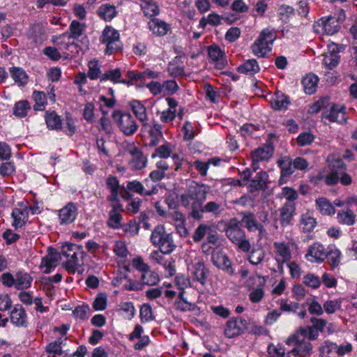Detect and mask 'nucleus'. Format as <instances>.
Segmentation results:
<instances>
[{"label": "nucleus", "mask_w": 357, "mask_h": 357, "mask_svg": "<svg viewBox=\"0 0 357 357\" xmlns=\"http://www.w3.org/2000/svg\"><path fill=\"white\" fill-rule=\"evenodd\" d=\"M209 189L205 185H196L190 187L188 192L181 196L182 204L185 206H190L189 214L192 218L200 220L204 213L218 218L225 211L226 204L219 199L208 201L204 204Z\"/></svg>", "instance_id": "f257e3e1"}, {"label": "nucleus", "mask_w": 357, "mask_h": 357, "mask_svg": "<svg viewBox=\"0 0 357 357\" xmlns=\"http://www.w3.org/2000/svg\"><path fill=\"white\" fill-rule=\"evenodd\" d=\"M241 226V222L236 218H231L226 223L224 231L226 236L239 250L248 252L251 249V243Z\"/></svg>", "instance_id": "f03ea898"}, {"label": "nucleus", "mask_w": 357, "mask_h": 357, "mask_svg": "<svg viewBox=\"0 0 357 357\" xmlns=\"http://www.w3.org/2000/svg\"><path fill=\"white\" fill-rule=\"evenodd\" d=\"M151 242L164 254L170 255L177 248L172 234L167 233L162 225H157L152 231Z\"/></svg>", "instance_id": "7ed1b4c3"}, {"label": "nucleus", "mask_w": 357, "mask_h": 357, "mask_svg": "<svg viewBox=\"0 0 357 357\" xmlns=\"http://www.w3.org/2000/svg\"><path fill=\"white\" fill-rule=\"evenodd\" d=\"M61 254L67 258L63 266L69 273H75L79 266V258L83 257L81 247L73 243H66L62 246Z\"/></svg>", "instance_id": "20e7f679"}, {"label": "nucleus", "mask_w": 357, "mask_h": 357, "mask_svg": "<svg viewBox=\"0 0 357 357\" xmlns=\"http://www.w3.org/2000/svg\"><path fill=\"white\" fill-rule=\"evenodd\" d=\"M275 38L276 35L274 31L264 29L252 45L253 54L259 57L266 56L271 51V45Z\"/></svg>", "instance_id": "39448f33"}, {"label": "nucleus", "mask_w": 357, "mask_h": 357, "mask_svg": "<svg viewBox=\"0 0 357 357\" xmlns=\"http://www.w3.org/2000/svg\"><path fill=\"white\" fill-rule=\"evenodd\" d=\"M345 20V15L342 10L338 17L330 16L326 19L321 18L313 25L315 32L333 35L340 29V24Z\"/></svg>", "instance_id": "423d86ee"}, {"label": "nucleus", "mask_w": 357, "mask_h": 357, "mask_svg": "<svg viewBox=\"0 0 357 357\" xmlns=\"http://www.w3.org/2000/svg\"><path fill=\"white\" fill-rule=\"evenodd\" d=\"M112 116L114 122L125 135H132L137 131L138 126L130 114L114 111Z\"/></svg>", "instance_id": "0eeeda50"}, {"label": "nucleus", "mask_w": 357, "mask_h": 357, "mask_svg": "<svg viewBox=\"0 0 357 357\" xmlns=\"http://www.w3.org/2000/svg\"><path fill=\"white\" fill-rule=\"evenodd\" d=\"M102 43L106 44L105 52L111 54L121 49L119 33L111 26H106L100 38Z\"/></svg>", "instance_id": "6e6552de"}, {"label": "nucleus", "mask_w": 357, "mask_h": 357, "mask_svg": "<svg viewBox=\"0 0 357 357\" xmlns=\"http://www.w3.org/2000/svg\"><path fill=\"white\" fill-rule=\"evenodd\" d=\"M287 345H296V347L290 351L294 356L305 357L310 356L312 350V345L309 341H306L305 338L302 339L299 334L296 333L289 336L287 340Z\"/></svg>", "instance_id": "1a4fd4ad"}, {"label": "nucleus", "mask_w": 357, "mask_h": 357, "mask_svg": "<svg viewBox=\"0 0 357 357\" xmlns=\"http://www.w3.org/2000/svg\"><path fill=\"white\" fill-rule=\"evenodd\" d=\"M264 284V278L259 275L252 276L247 280L246 286L251 290L248 296L252 303H258L263 299Z\"/></svg>", "instance_id": "9d476101"}, {"label": "nucleus", "mask_w": 357, "mask_h": 357, "mask_svg": "<svg viewBox=\"0 0 357 357\" xmlns=\"http://www.w3.org/2000/svg\"><path fill=\"white\" fill-rule=\"evenodd\" d=\"M126 151L130 155L129 165L132 169L140 170L146 166L148 162L147 157L134 144H128Z\"/></svg>", "instance_id": "9b49d317"}, {"label": "nucleus", "mask_w": 357, "mask_h": 357, "mask_svg": "<svg viewBox=\"0 0 357 357\" xmlns=\"http://www.w3.org/2000/svg\"><path fill=\"white\" fill-rule=\"evenodd\" d=\"M322 118L330 122H337L340 124L346 123V107L344 105L330 103L328 109L322 113Z\"/></svg>", "instance_id": "f8f14e48"}, {"label": "nucleus", "mask_w": 357, "mask_h": 357, "mask_svg": "<svg viewBox=\"0 0 357 357\" xmlns=\"http://www.w3.org/2000/svg\"><path fill=\"white\" fill-rule=\"evenodd\" d=\"M61 260L60 253L55 249L50 248L47 255L41 259L40 268L44 273H49L54 268Z\"/></svg>", "instance_id": "ddd939ff"}, {"label": "nucleus", "mask_w": 357, "mask_h": 357, "mask_svg": "<svg viewBox=\"0 0 357 357\" xmlns=\"http://www.w3.org/2000/svg\"><path fill=\"white\" fill-rule=\"evenodd\" d=\"M273 149L270 145L259 147L251 153L252 159V167L255 171L259 168V162L268 160L273 155Z\"/></svg>", "instance_id": "4468645a"}, {"label": "nucleus", "mask_w": 357, "mask_h": 357, "mask_svg": "<svg viewBox=\"0 0 357 357\" xmlns=\"http://www.w3.org/2000/svg\"><path fill=\"white\" fill-rule=\"evenodd\" d=\"M327 257V250L324 246L319 243H314L310 245L305 255L306 259L311 262L323 261Z\"/></svg>", "instance_id": "2eb2a0df"}, {"label": "nucleus", "mask_w": 357, "mask_h": 357, "mask_svg": "<svg viewBox=\"0 0 357 357\" xmlns=\"http://www.w3.org/2000/svg\"><path fill=\"white\" fill-rule=\"evenodd\" d=\"M245 325V320L235 318L229 319L225 328V336L228 338H233L239 335L243 332Z\"/></svg>", "instance_id": "dca6fc26"}, {"label": "nucleus", "mask_w": 357, "mask_h": 357, "mask_svg": "<svg viewBox=\"0 0 357 357\" xmlns=\"http://www.w3.org/2000/svg\"><path fill=\"white\" fill-rule=\"evenodd\" d=\"M295 203L287 202L279 209L280 220L283 227H287L291 224L293 217L295 215Z\"/></svg>", "instance_id": "f3484780"}, {"label": "nucleus", "mask_w": 357, "mask_h": 357, "mask_svg": "<svg viewBox=\"0 0 357 357\" xmlns=\"http://www.w3.org/2000/svg\"><path fill=\"white\" fill-rule=\"evenodd\" d=\"M212 261L215 266L222 269L229 275L235 274L234 268L232 266V262L229 257L222 253H217L212 256Z\"/></svg>", "instance_id": "a211bd4d"}, {"label": "nucleus", "mask_w": 357, "mask_h": 357, "mask_svg": "<svg viewBox=\"0 0 357 357\" xmlns=\"http://www.w3.org/2000/svg\"><path fill=\"white\" fill-rule=\"evenodd\" d=\"M191 273L193 279L199 282L202 285L206 284L209 271L203 261H198L192 264Z\"/></svg>", "instance_id": "6ab92c4d"}, {"label": "nucleus", "mask_w": 357, "mask_h": 357, "mask_svg": "<svg viewBox=\"0 0 357 357\" xmlns=\"http://www.w3.org/2000/svg\"><path fill=\"white\" fill-rule=\"evenodd\" d=\"M126 189L129 191L136 192L141 196H150L158 192L155 185H151V188H145L144 185L138 181H128L126 184Z\"/></svg>", "instance_id": "aec40b11"}, {"label": "nucleus", "mask_w": 357, "mask_h": 357, "mask_svg": "<svg viewBox=\"0 0 357 357\" xmlns=\"http://www.w3.org/2000/svg\"><path fill=\"white\" fill-rule=\"evenodd\" d=\"M268 175L267 172L261 171L258 172L255 177L252 179L249 184L250 192L256 190H264L268 188L269 183Z\"/></svg>", "instance_id": "412c9836"}, {"label": "nucleus", "mask_w": 357, "mask_h": 357, "mask_svg": "<svg viewBox=\"0 0 357 357\" xmlns=\"http://www.w3.org/2000/svg\"><path fill=\"white\" fill-rule=\"evenodd\" d=\"M149 30L157 36H165L171 29L169 24L158 18H152L148 22Z\"/></svg>", "instance_id": "4be33fe9"}, {"label": "nucleus", "mask_w": 357, "mask_h": 357, "mask_svg": "<svg viewBox=\"0 0 357 357\" xmlns=\"http://www.w3.org/2000/svg\"><path fill=\"white\" fill-rule=\"evenodd\" d=\"M11 322L17 327L26 326L27 317L24 308L21 305L15 306L10 312Z\"/></svg>", "instance_id": "5701e85b"}, {"label": "nucleus", "mask_w": 357, "mask_h": 357, "mask_svg": "<svg viewBox=\"0 0 357 357\" xmlns=\"http://www.w3.org/2000/svg\"><path fill=\"white\" fill-rule=\"evenodd\" d=\"M77 215V208L75 206L69 203L62 208L59 213V217L61 224H69L73 222Z\"/></svg>", "instance_id": "b1692460"}, {"label": "nucleus", "mask_w": 357, "mask_h": 357, "mask_svg": "<svg viewBox=\"0 0 357 357\" xmlns=\"http://www.w3.org/2000/svg\"><path fill=\"white\" fill-rule=\"evenodd\" d=\"M54 44L61 50H69L73 52V49H76L77 46L71 38H68V33H64L58 36H54L52 39Z\"/></svg>", "instance_id": "393cba45"}, {"label": "nucleus", "mask_w": 357, "mask_h": 357, "mask_svg": "<svg viewBox=\"0 0 357 357\" xmlns=\"http://www.w3.org/2000/svg\"><path fill=\"white\" fill-rule=\"evenodd\" d=\"M293 241L289 242H275L274 248L276 255L280 257L283 261H288L291 258V253L290 248L294 245Z\"/></svg>", "instance_id": "a878e982"}, {"label": "nucleus", "mask_w": 357, "mask_h": 357, "mask_svg": "<svg viewBox=\"0 0 357 357\" xmlns=\"http://www.w3.org/2000/svg\"><path fill=\"white\" fill-rule=\"evenodd\" d=\"M317 210L325 216H332L335 213V208L333 204L325 197H319L315 200Z\"/></svg>", "instance_id": "bb28decb"}, {"label": "nucleus", "mask_w": 357, "mask_h": 357, "mask_svg": "<svg viewBox=\"0 0 357 357\" xmlns=\"http://www.w3.org/2000/svg\"><path fill=\"white\" fill-rule=\"evenodd\" d=\"M28 38L36 44L42 43L46 39L45 27L40 24H33L28 32Z\"/></svg>", "instance_id": "cd10ccee"}, {"label": "nucleus", "mask_w": 357, "mask_h": 357, "mask_svg": "<svg viewBox=\"0 0 357 357\" xmlns=\"http://www.w3.org/2000/svg\"><path fill=\"white\" fill-rule=\"evenodd\" d=\"M130 105L137 119L142 122V128H146L148 126V123H146L148 117L144 105L137 100H132Z\"/></svg>", "instance_id": "c85d7f7f"}, {"label": "nucleus", "mask_w": 357, "mask_h": 357, "mask_svg": "<svg viewBox=\"0 0 357 357\" xmlns=\"http://www.w3.org/2000/svg\"><path fill=\"white\" fill-rule=\"evenodd\" d=\"M123 211V207L121 208H112L109 212V218L107 221V226L110 228L117 229L122 227V215L121 212Z\"/></svg>", "instance_id": "c756f323"}, {"label": "nucleus", "mask_w": 357, "mask_h": 357, "mask_svg": "<svg viewBox=\"0 0 357 357\" xmlns=\"http://www.w3.org/2000/svg\"><path fill=\"white\" fill-rule=\"evenodd\" d=\"M141 8L144 15L151 19L155 18L160 12L158 3L153 0H142Z\"/></svg>", "instance_id": "7c9ffc66"}, {"label": "nucleus", "mask_w": 357, "mask_h": 357, "mask_svg": "<svg viewBox=\"0 0 357 357\" xmlns=\"http://www.w3.org/2000/svg\"><path fill=\"white\" fill-rule=\"evenodd\" d=\"M97 15L104 21L109 22L116 16L117 10L114 6L105 3L98 8Z\"/></svg>", "instance_id": "2f4dec72"}, {"label": "nucleus", "mask_w": 357, "mask_h": 357, "mask_svg": "<svg viewBox=\"0 0 357 357\" xmlns=\"http://www.w3.org/2000/svg\"><path fill=\"white\" fill-rule=\"evenodd\" d=\"M338 53V47L333 45L330 47V50L328 53L323 55V62L326 67H335L339 64L340 56Z\"/></svg>", "instance_id": "473e14b6"}, {"label": "nucleus", "mask_w": 357, "mask_h": 357, "mask_svg": "<svg viewBox=\"0 0 357 357\" xmlns=\"http://www.w3.org/2000/svg\"><path fill=\"white\" fill-rule=\"evenodd\" d=\"M13 218V225L16 228H21L27 221L28 211L26 208H15L11 213Z\"/></svg>", "instance_id": "72a5a7b5"}, {"label": "nucleus", "mask_w": 357, "mask_h": 357, "mask_svg": "<svg viewBox=\"0 0 357 357\" xmlns=\"http://www.w3.org/2000/svg\"><path fill=\"white\" fill-rule=\"evenodd\" d=\"M66 341V338L58 337L54 341L50 342L45 348L48 357H56L63 354L62 344Z\"/></svg>", "instance_id": "f704fd0d"}, {"label": "nucleus", "mask_w": 357, "mask_h": 357, "mask_svg": "<svg viewBox=\"0 0 357 357\" xmlns=\"http://www.w3.org/2000/svg\"><path fill=\"white\" fill-rule=\"evenodd\" d=\"M271 105L275 110L286 109L290 103L289 98L283 93H276L270 100Z\"/></svg>", "instance_id": "c9c22d12"}, {"label": "nucleus", "mask_w": 357, "mask_h": 357, "mask_svg": "<svg viewBox=\"0 0 357 357\" xmlns=\"http://www.w3.org/2000/svg\"><path fill=\"white\" fill-rule=\"evenodd\" d=\"M31 276L22 271H19L15 274V288L17 289H27L31 286L32 282Z\"/></svg>", "instance_id": "e433bc0d"}, {"label": "nucleus", "mask_w": 357, "mask_h": 357, "mask_svg": "<svg viewBox=\"0 0 357 357\" xmlns=\"http://www.w3.org/2000/svg\"><path fill=\"white\" fill-rule=\"evenodd\" d=\"M356 215L351 209L341 210L337 213V220L340 224L351 226L355 223Z\"/></svg>", "instance_id": "4c0bfd02"}, {"label": "nucleus", "mask_w": 357, "mask_h": 357, "mask_svg": "<svg viewBox=\"0 0 357 357\" xmlns=\"http://www.w3.org/2000/svg\"><path fill=\"white\" fill-rule=\"evenodd\" d=\"M249 252L248 259L250 264L258 265L263 261L265 257V251L261 247L253 248Z\"/></svg>", "instance_id": "58836bf2"}, {"label": "nucleus", "mask_w": 357, "mask_h": 357, "mask_svg": "<svg viewBox=\"0 0 357 357\" xmlns=\"http://www.w3.org/2000/svg\"><path fill=\"white\" fill-rule=\"evenodd\" d=\"M330 171L338 172L339 170H347V165L343 160L335 155H330L327 158Z\"/></svg>", "instance_id": "ea45409f"}, {"label": "nucleus", "mask_w": 357, "mask_h": 357, "mask_svg": "<svg viewBox=\"0 0 357 357\" xmlns=\"http://www.w3.org/2000/svg\"><path fill=\"white\" fill-rule=\"evenodd\" d=\"M128 76L130 78L131 82H135V84L137 86H142L144 84L143 80L146 77L149 78H154L157 76L155 73L151 70H147L142 73L138 72H130Z\"/></svg>", "instance_id": "a19ab883"}, {"label": "nucleus", "mask_w": 357, "mask_h": 357, "mask_svg": "<svg viewBox=\"0 0 357 357\" xmlns=\"http://www.w3.org/2000/svg\"><path fill=\"white\" fill-rule=\"evenodd\" d=\"M213 225H209L208 224L202 223L200 224L195 229L192 234V239L195 243L202 241L204 236L208 233L211 229H213Z\"/></svg>", "instance_id": "79ce46f5"}, {"label": "nucleus", "mask_w": 357, "mask_h": 357, "mask_svg": "<svg viewBox=\"0 0 357 357\" xmlns=\"http://www.w3.org/2000/svg\"><path fill=\"white\" fill-rule=\"evenodd\" d=\"M85 29V24L79 22L78 21L73 20L69 26L68 38L71 40L78 38L82 36Z\"/></svg>", "instance_id": "37998d69"}, {"label": "nucleus", "mask_w": 357, "mask_h": 357, "mask_svg": "<svg viewBox=\"0 0 357 357\" xmlns=\"http://www.w3.org/2000/svg\"><path fill=\"white\" fill-rule=\"evenodd\" d=\"M300 225L304 232H310L316 227L317 221L315 218L307 213L301 215Z\"/></svg>", "instance_id": "c03bdc74"}, {"label": "nucleus", "mask_w": 357, "mask_h": 357, "mask_svg": "<svg viewBox=\"0 0 357 357\" xmlns=\"http://www.w3.org/2000/svg\"><path fill=\"white\" fill-rule=\"evenodd\" d=\"M159 275L155 271H153L149 268L147 271L143 272L141 275V280L143 284L153 286L155 285L159 282Z\"/></svg>", "instance_id": "a18cd8bd"}, {"label": "nucleus", "mask_w": 357, "mask_h": 357, "mask_svg": "<svg viewBox=\"0 0 357 357\" xmlns=\"http://www.w3.org/2000/svg\"><path fill=\"white\" fill-rule=\"evenodd\" d=\"M303 84L306 93L312 94L316 91L318 79L316 76L309 75L303 79Z\"/></svg>", "instance_id": "49530a36"}, {"label": "nucleus", "mask_w": 357, "mask_h": 357, "mask_svg": "<svg viewBox=\"0 0 357 357\" xmlns=\"http://www.w3.org/2000/svg\"><path fill=\"white\" fill-rule=\"evenodd\" d=\"M45 121L47 127L52 130L61 128V121L60 116L54 112L46 113Z\"/></svg>", "instance_id": "de8ad7c7"}, {"label": "nucleus", "mask_w": 357, "mask_h": 357, "mask_svg": "<svg viewBox=\"0 0 357 357\" xmlns=\"http://www.w3.org/2000/svg\"><path fill=\"white\" fill-rule=\"evenodd\" d=\"M184 291H181L178 294V300L176 301L174 305L176 309L181 311L191 310L194 307V304L187 301L184 296Z\"/></svg>", "instance_id": "09e8293b"}, {"label": "nucleus", "mask_w": 357, "mask_h": 357, "mask_svg": "<svg viewBox=\"0 0 357 357\" xmlns=\"http://www.w3.org/2000/svg\"><path fill=\"white\" fill-rule=\"evenodd\" d=\"M149 132L151 138L149 146H156L159 142V139L162 137L160 126L155 124L153 127H150Z\"/></svg>", "instance_id": "8fccbe9b"}, {"label": "nucleus", "mask_w": 357, "mask_h": 357, "mask_svg": "<svg viewBox=\"0 0 357 357\" xmlns=\"http://www.w3.org/2000/svg\"><path fill=\"white\" fill-rule=\"evenodd\" d=\"M337 344L330 340H326L319 347L320 357H327V356L336 351Z\"/></svg>", "instance_id": "3c124183"}, {"label": "nucleus", "mask_w": 357, "mask_h": 357, "mask_svg": "<svg viewBox=\"0 0 357 357\" xmlns=\"http://www.w3.org/2000/svg\"><path fill=\"white\" fill-rule=\"evenodd\" d=\"M296 333L299 334L302 339L307 337L310 340H316L319 335L317 331L312 326L301 328Z\"/></svg>", "instance_id": "603ef678"}, {"label": "nucleus", "mask_w": 357, "mask_h": 357, "mask_svg": "<svg viewBox=\"0 0 357 357\" xmlns=\"http://www.w3.org/2000/svg\"><path fill=\"white\" fill-rule=\"evenodd\" d=\"M10 73L15 82L20 85H24L27 83L29 77L23 68H13Z\"/></svg>", "instance_id": "864d4df0"}, {"label": "nucleus", "mask_w": 357, "mask_h": 357, "mask_svg": "<svg viewBox=\"0 0 357 357\" xmlns=\"http://www.w3.org/2000/svg\"><path fill=\"white\" fill-rule=\"evenodd\" d=\"M31 107L29 103L26 100L17 102L13 108V114L18 117H24L27 114Z\"/></svg>", "instance_id": "5fc2aeb1"}, {"label": "nucleus", "mask_w": 357, "mask_h": 357, "mask_svg": "<svg viewBox=\"0 0 357 357\" xmlns=\"http://www.w3.org/2000/svg\"><path fill=\"white\" fill-rule=\"evenodd\" d=\"M33 98L35 101L33 109L39 111L43 110L47 99L45 93L43 91H35L33 93Z\"/></svg>", "instance_id": "6e6d98bb"}, {"label": "nucleus", "mask_w": 357, "mask_h": 357, "mask_svg": "<svg viewBox=\"0 0 357 357\" xmlns=\"http://www.w3.org/2000/svg\"><path fill=\"white\" fill-rule=\"evenodd\" d=\"M328 98H322L310 106L308 112L310 114H317L322 109H328L330 105Z\"/></svg>", "instance_id": "4d7b16f0"}, {"label": "nucleus", "mask_w": 357, "mask_h": 357, "mask_svg": "<svg viewBox=\"0 0 357 357\" xmlns=\"http://www.w3.org/2000/svg\"><path fill=\"white\" fill-rule=\"evenodd\" d=\"M306 304L308 305V311L311 314L321 316L324 313V308L315 298H307Z\"/></svg>", "instance_id": "13d9d810"}, {"label": "nucleus", "mask_w": 357, "mask_h": 357, "mask_svg": "<svg viewBox=\"0 0 357 357\" xmlns=\"http://www.w3.org/2000/svg\"><path fill=\"white\" fill-rule=\"evenodd\" d=\"M341 252L336 248H331L327 251L328 259L333 267H337L341 261Z\"/></svg>", "instance_id": "bf43d9fd"}, {"label": "nucleus", "mask_w": 357, "mask_h": 357, "mask_svg": "<svg viewBox=\"0 0 357 357\" xmlns=\"http://www.w3.org/2000/svg\"><path fill=\"white\" fill-rule=\"evenodd\" d=\"M268 353L271 357H290V355H292L290 351L286 353L284 349L281 346H274L273 344H270L268 347Z\"/></svg>", "instance_id": "052dcab7"}, {"label": "nucleus", "mask_w": 357, "mask_h": 357, "mask_svg": "<svg viewBox=\"0 0 357 357\" xmlns=\"http://www.w3.org/2000/svg\"><path fill=\"white\" fill-rule=\"evenodd\" d=\"M172 152V146L167 143L156 148L152 154V158L159 156L161 158H167L171 155Z\"/></svg>", "instance_id": "680f3d73"}, {"label": "nucleus", "mask_w": 357, "mask_h": 357, "mask_svg": "<svg viewBox=\"0 0 357 357\" xmlns=\"http://www.w3.org/2000/svg\"><path fill=\"white\" fill-rule=\"evenodd\" d=\"M242 222L245 224V227L250 231L256 230L257 227L260 225L258 223L252 213L244 215L242 219Z\"/></svg>", "instance_id": "e2e57ef3"}, {"label": "nucleus", "mask_w": 357, "mask_h": 357, "mask_svg": "<svg viewBox=\"0 0 357 357\" xmlns=\"http://www.w3.org/2000/svg\"><path fill=\"white\" fill-rule=\"evenodd\" d=\"M303 282L312 289H317L321 285L319 278L312 273H308L303 278Z\"/></svg>", "instance_id": "0e129e2a"}, {"label": "nucleus", "mask_w": 357, "mask_h": 357, "mask_svg": "<svg viewBox=\"0 0 357 357\" xmlns=\"http://www.w3.org/2000/svg\"><path fill=\"white\" fill-rule=\"evenodd\" d=\"M113 251L116 255L121 258H126L129 254L128 248L125 242L122 241H117L115 243Z\"/></svg>", "instance_id": "69168bd1"}, {"label": "nucleus", "mask_w": 357, "mask_h": 357, "mask_svg": "<svg viewBox=\"0 0 357 357\" xmlns=\"http://www.w3.org/2000/svg\"><path fill=\"white\" fill-rule=\"evenodd\" d=\"M280 197L285 198L287 202H293L298 198V194L297 191L290 187H284L282 189Z\"/></svg>", "instance_id": "338daca9"}, {"label": "nucleus", "mask_w": 357, "mask_h": 357, "mask_svg": "<svg viewBox=\"0 0 357 357\" xmlns=\"http://www.w3.org/2000/svg\"><path fill=\"white\" fill-rule=\"evenodd\" d=\"M341 307V301L339 300H328L324 305V310L327 314H333Z\"/></svg>", "instance_id": "774afa93"}]
</instances>
